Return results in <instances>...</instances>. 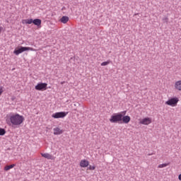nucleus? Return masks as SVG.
Masks as SVG:
<instances>
[{
    "label": "nucleus",
    "mask_w": 181,
    "mask_h": 181,
    "mask_svg": "<svg viewBox=\"0 0 181 181\" xmlns=\"http://www.w3.org/2000/svg\"><path fill=\"white\" fill-rule=\"evenodd\" d=\"M88 169H89V170H95V167L94 165H93V166L89 165Z\"/></svg>",
    "instance_id": "nucleus-20"
},
{
    "label": "nucleus",
    "mask_w": 181,
    "mask_h": 181,
    "mask_svg": "<svg viewBox=\"0 0 181 181\" xmlns=\"http://www.w3.org/2000/svg\"><path fill=\"white\" fill-rule=\"evenodd\" d=\"M166 166H169V163H163V164H160L158 168L159 169H162V168H166Z\"/></svg>",
    "instance_id": "nucleus-18"
},
{
    "label": "nucleus",
    "mask_w": 181,
    "mask_h": 181,
    "mask_svg": "<svg viewBox=\"0 0 181 181\" xmlns=\"http://www.w3.org/2000/svg\"><path fill=\"white\" fill-rule=\"evenodd\" d=\"M41 156L49 160H54L56 159V157L53 156L52 154H49V153H41Z\"/></svg>",
    "instance_id": "nucleus-8"
},
{
    "label": "nucleus",
    "mask_w": 181,
    "mask_h": 181,
    "mask_svg": "<svg viewBox=\"0 0 181 181\" xmlns=\"http://www.w3.org/2000/svg\"><path fill=\"white\" fill-rule=\"evenodd\" d=\"M16 166V165H15V164H11L10 165H6L4 167V170L6 172H8V170H11V169H13V168H15Z\"/></svg>",
    "instance_id": "nucleus-14"
},
{
    "label": "nucleus",
    "mask_w": 181,
    "mask_h": 181,
    "mask_svg": "<svg viewBox=\"0 0 181 181\" xmlns=\"http://www.w3.org/2000/svg\"><path fill=\"white\" fill-rule=\"evenodd\" d=\"M139 124L141 125H149L152 124V118L151 117H144L139 119Z\"/></svg>",
    "instance_id": "nucleus-7"
},
{
    "label": "nucleus",
    "mask_w": 181,
    "mask_h": 181,
    "mask_svg": "<svg viewBox=\"0 0 181 181\" xmlns=\"http://www.w3.org/2000/svg\"><path fill=\"white\" fill-rule=\"evenodd\" d=\"M122 121L124 122V124H128L129 121H131V117L128 115L127 116L122 115Z\"/></svg>",
    "instance_id": "nucleus-12"
},
{
    "label": "nucleus",
    "mask_w": 181,
    "mask_h": 181,
    "mask_svg": "<svg viewBox=\"0 0 181 181\" xmlns=\"http://www.w3.org/2000/svg\"><path fill=\"white\" fill-rule=\"evenodd\" d=\"M28 50H30L31 52H37V50L33 47L21 46L20 47L14 49L13 54H16V56H19L21 53H23V52H27Z\"/></svg>",
    "instance_id": "nucleus-2"
},
{
    "label": "nucleus",
    "mask_w": 181,
    "mask_h": 181,
    "mask_svg": "<svg viewBox=\"0 0 181 181\" xmlns=\"http://www.w3.org/2000/svg\"><path fill=\"white\" fill-rule=\"evenodd\" d=\"M54 135H62L64 131L63 129H60L59 127L54 128Z\"/></svg>",
    "instance_id": "nucleus-9"
},
{
    "label": "nucleus",
    "mask_w": 181,
    "mask_h": 181,
    "mask_svg": "<svg viewBox=\"0 0 181 181\" xmlns=\"http://www.w3.org/2000/svg\"><path fill=\"white\" fill-rule=\"evenodd\" d=\"M33 23L35 25V26H40L42 25V20L39 18H36L33 20Z\"/></svg>",
    "instance_id": "nucleus-13"
},
{
    "label": "nucleus",
    "mask_w": 181,
    "mask_h": 181,
    "mask_svg": "<svg viewBox=\"0 0 181 181\" xmlns=\"http://www.w3.org/2000/svg\"><path fill=\"white\" fill-rule=\"evenodd\" d=\"M6 134V130L0 127V136H4Z\"/></svg>",
    "instance_id": "nucleus-17"
},
{
    "label": "nucleus",
    "mask_w": 181,
    "mask_h": 181,
    "mask_svg": "<svg viewBox=\"0 0 181 181\" xmlns=\"http://www.w3.org/2000/svg\"><path fill=\"white\" fill-rule=\"evenodd\" d=\"M174 87L177 91H181V81H177L175 83Z\"/></svg>",
    "instance_id": "nucleus-11"
},
{
    "label": "nucleus",
    "mask_w": 181,
    "mask_h": 181,
    "mask_svg": "<svg viewBox=\"0 0 181 181\" xmlns=\"http://www.w3.org/2000/svg\"><path fill=\"white\" fill-rule=\"evenodd\" d=\"M6 121L8 125H11L12 127H21L25 121V117L18 113H11Z\"/></svg>",
    "instance_id": "nucleus-1"
},
{
    "label": "nucleus",
    "mask_w": 181,
    "mask_h": 181,
    "mask_svg": "<svg viewBox=\"0 0 181 181\" xmlns=\"http://www.w3.org/2000/svg\"><path fill=\"white\" fill-rule=\"evenodd\" d=\"M169 21V19L168 18V17H165L163 18V21L165 22L166 23H168V21Z\"/></svg>",
    "instance_id": "nucleus-22"
},
{
    "label": "nucleus",
    "mask_w": 181,
    "mask_h": 181,
    "mask_svg": "<svg viewBox=\"0 0 181 181\" xmlns=\"http://www.w3.org/2000/svg\"><path fill=\"white\" fill-rule=\"evenodd\" d=\"M179 103V98H172L165 102L166 105H170V107H176Z\"/></svg>",
    "instance_id": "nucleus-4"
},
{
    "label": "nucleus",
    "mask_w": 181,
    "mask_h": 181,
    "mask_svg": "<svg viewBox=\"0 0 181 181\" xmlns=\"http://www.w3.org/2000/svg\"><path fill=\"white\" fill-rule=\"evenodd\" d=\"M3 29H4V28L0 27V33L2 32Z\"/></svg>",
    "instance_id": "nucleus-23"
},
{
    "label": "nucleus",
    "mask_w": 181,
    "mask_h": 181,
    "mask_svg": "<svg viewBox=\"0 0 181 181\" xmlns=\"http://www.w3.org/2000/svg\"><path fill=\"white\" fill-rule=\"evenodd\" d=\"M60 22H62V23H67V22H69V17L66 16H62L60 19Z\"/></svg>",
    "instance_id": "nucleus-15"
},
{
    "label": "nucleus",
    "mask_w": 181,
    "mask_h": 181,
    "mask_svg": "<svg viewBox=\"0 0 181 181\" xmlns=\"http://www.w3.org/2000/svg\"><path fill=\"white\" fill-rule=\"evenodd\" d=\"M69 114V112H57L52 115V118H64Z\"/></svg>",
    "instance_id": "nucleus-5"
},
{
    "label": "nucleus",
    "mask_w": 181,
    "mask_h": 181,
    "mask_svg": "<svg viewBox=\"0 0 181 181\" xmlns=\"http://www.w3.org/2000/svg\"><path fill=\"white\" fill-rule=\"evenodd\" d=\"M178 179H179V180H181V174L179 175Z\"/></svg>",
    "instance_id": "nucleus-24"
},
{
    "label": "nucleus",
    "mask_w": 181,
    "mask_h": 181,
    "mask_svg": "<svg viewBox=\"0 0 181 181\" xmlns=\"http://www.w3.org/2000/svg\"><path fill=\"white\" fill-rule=\"evenodd\" d=\"M149 156L152 155V154H148Z\"/></svg>",
    "instance_id": "nucleus-25"
},
{
    "label": "nucleus",
    "mask_w": 181,
    "mask_h": 181,
    "mask_svg": "<svg viewBox=\"0 0 181 181\" xmlns=\"http://www.w3.org/2000/svg\"><path fill=\"white\" fill-rule=\"evenodd\" d=\"M2 93H4V88L0 87V95H2Z\"/></svg>",
    "instance_id": "nucleus-21"
},
{
    "label": "nucleus",
    "mask_w": 181,
    "mask_h": 181,
    "mask_svg": "<svg viewBox=\"0 0 181 181\" xmlns=\"http://www.w3.org/2000/svg\"><path fill=\"white\" fill-rule=\"evenodd\" d=\"M90 165V163L87 160H81L80 162L81 168H87Z\"/></svg>",
    "instance_id": "nucleus-10"
},
{
    "label": "nucleus",
    "mask_w": 181,
    "mask_h": 181,
    "mask_svg": "<svg viewBox=\"0 0 181 181\" xmlns=\"http://www.w3.org/2000/svg\"><path fill=\"white\" fill-rule=\"evenodd\" d=\"M110 63H111V61L107 60L106 62H102L100 64V66H108V64H110Z\"/></svg>",
    "instance_id": "nucleus-19"
},
{
    "label": "nucleus",
    "mask_w": 181,
    "mask_h": 181,
    "mask_svg": "<svg viewBox=\"0 0 181 181\" xmlns=\"http://www.w3.org/2000/svg\"><path fill=\"white\" fill-rule=\"evenodd\" d=\"M35 88L38 91H45V90L47 89V83H39L35 86Z\"/></svg>",
    "instance_id": "nucleus-6"
},
{
    "label": "nucleus",
    "mask_w": 181,
    "mask_h": 181,
    "mask_svg": "<svg viewBox=\"0 0 181 181\" xmlns=\"http://www.w3.org/2000/svg\"><path fill=\"white\" fill-rule=\"evenodd\" d=\"M110 122L112 124H117L122 121V114L121 113H114L109 119Z\"/></svg>",
    "instance_id": "nucleus-3"
},
{
    "label": "nucleus",
    "mask_w": 181,
    "mask_h": 181,
    "mask_svg": "<svg viewBox=\"0 0 181 181\" xmlns=\"http://www.w3.org/2000/svg\"><path fill=\"white\" fill-rule=\"evenodd\" d=\"M24 23H25L27 25H30L33 23V19L30 18V19L24 20Z\"/></svg>",
    "instance_id": "nucleus-16"
}]
</instances>
